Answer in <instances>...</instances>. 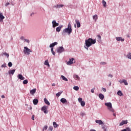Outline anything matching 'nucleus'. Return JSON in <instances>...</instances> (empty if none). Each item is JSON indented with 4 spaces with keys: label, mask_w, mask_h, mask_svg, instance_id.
<instances>
[{
    "label": "nucleus",
    "mask_w": 131,
    "mask_h": 131,
    "mask_svg": "<svg viewBox=\"0 0 131 131\" xmlns=\"http://www.w3.org/2000/svg\"><path fill=\"white\" fill-rule=\"evenodd\" d=\"M96 39H93L91 38L85 40V46L87 48H90L92 45H95L96 43Z\"/></svg>",
    "instance_id": "obj_1"
},
{
    "label": "nucleus",
    "mask_w": 131,
    "mask_h": 131,
    "mask_svg": "<svg viewBox=\"0 0 131 131\" xmlns=\"http://www.w3.org/2000/svg\"><path fill=\"white\" fill-rule=\"evenodd\" d=\"M72 32V28H71V25L70 23L69 24L68 28L64 29L62 31V35H64V33H68L69 35Z\"/></svg>",
    "instance_id": "obj_2"
},
{
    "label": "nucleus",
    "mask_w": 131,
    "mask_h": 131,
    "mask_svg": "<svg viewBox=\"0 0 131 131\" xmlns=\"http://www.w3.org/2000/svg\"><path fill=\"white\" fill-rule=\"evenodd\" d=\"M105 105L108 107L110 111H111V112H114V109L112 107V103L111 102H107L105 103Z\"/></svg>",
    "instance_id": "obj_3"
},
{
    "label": "nucleus",
    "mask_w": 131,
    "mask_h": 131,
    "mask_svg": "<svg viewBox=\"0 0 131 131\" xmlns=\"http://www.w3.org/2000/svg\"><path fill=\"white\" fill-rule=\"evenodd\" d=\"M32 52V51L29 49L28 47H24V53L25 54V55H30V53Z\"/></svg>",
    "instance_id": "obj_4"
},
{
    "label": "nucleus",
    "mask_w": 131,
    "mask_h": 131,
    "mask_svg": "<svg viewBox=\"0 0 131 131\" xmlns=\"http://www.w3.org/2000/svg\"><path fill=\"white\" fill-rule=\"evenodd\" d=\"M78 101L79 103H80L81 106H82V107H84V106H85V102L82 101V98H79L78 99Z\"/></svg>",
    "instance_id": "obj_5"
},
{
    "label": "nucleus",
    "mask_w": 131,
    "mask_h": 131,
    "mask_svg": "<svg viewBox=\"0 0 131 131\" xmlns=\"http://www.w3.org/2000/svg\"><path fill=\"white\" fill-rule=\"evenodd\" d=\"M74 63H75V59L72 58V59H70V60L67 63V65H72V64H73Z\"/></svg>",
    "instance_id": "obj_6"
},
{
    "label": "nucleus",
    "mask_w": 131,
    "mask_h": 131,
    "mask_svg": "<svg viewBox=\"0 0 131 131\" xmlns=\"http://www.w3.org/2000/svg\"><path fill=\"white\" fill-rule=\"evenodd\" d=\"M48 106L44 105L43 107L41 108V111H43L44 113L45 114H47L48 113Z\"/></svg>",
    "instance_id": "obj_7"
},
{
    "label": "nucleus",
    "mask_w": 131,
    "mask_h": 131,
    "mask_svg": "<svg viewBox=\"0 0 131 131\" xmlns=\"http://www.w3.org/2000/svg\"><path fill=\"white\" fill-rule=\"evenodd\" d=\"M57 53H61L64 52V48L62 47H60L59 48H57Z\"/></svg>",
    "instance_id": "obj_8"
},
{
    "label": "nucleus",
    "mask_w": 131,
    "mask_h": 131,
    "mask_svg": "<svg viewBox=\"0 0 131 131\" xmlns=\"http://www.w3.org/2000/svg\"><path fill=\"white\" fill-rule=\"evenodd\" d=\"M52 25H53V28H55V27H56L57 26H59V23H57L56 22V20H53L52 21Z\"/></svg>",
    "instance_id": "obj_9"
},
{
    "label": "nucleus",
    "mask_w": 131,
    "mask_h": 131,
    "mask_svg": "<svg viewBox=\"0 0 131 131\" xmlns=\"http://www.w3.org/2000/svg\"><path fill=\"white\" fill-rule=\"evenodd\" d=\"M127 124V120H123L122 122L120 123V126L123 125V124Z\"/></svg>",
    "instance_id": "obj_10"
},
{
    "label": "nucleus",
    "mask_w": 131,
    "mask_h": 131,
    "mask_svg": "<svg viewBox=\"0 0 131 131\" xmlns=\"http://www.w3.org/2000/svg\"><path fill=\"white\" fill-rule=\"evenodd\" d=\"M116 40H117V41H124V39L122 38L121 37H117L116 38Z\"/></svg>",
    "instance_id": "obj_11"
},
{
    "label": "nucleus",
    "mask_w": 131,
    "mask_h": 131,
    "mask_svg": "<svg viewBox=\"0 0 131 131\" xmlns=\"http://www.w3.org/2000/svg\"><path fill=\"white\" fill-rule=\"evenodd\" d=\"M96 123L99 124V125H102V124H104V123L101 120H96L95 121Z\"/></svg>",
    "instance_id": "obj_12"
},
{
    "label": "nucleus",
    "mask_w": 131,
    "mask_h": 131,
    "mask_svg": "<svg viewBox=\"0 0 131 131\" xmlns=\"http://www.w3.org/2000/svg\"><path fill=\"white\" fill-rule=\"evenodd\" d=\"M75 22H76V24L77 25V27L78 28H79V27H80V22H79L78 19H76Z\"/></svg>",
    "instance_id": "obj_13"
},
{
    "label": "nucleus",
    "mask_w": 131,
    "mask_h": 131,
    "mask_svg": "<svg viewBox=\"0 0 131 131\" xmlns=\"http://www.w3.org/2000/svg\"><path fill=\"white\" fill-rule=\"evenodd\" d=\"M17 78H18V79H20V80H24V79H25V78L21 74H19L17 76Z\"/></svg>",
    "instance_id": "obj_14"
},
{
    "label": "nucleus",
    "mask_w": 131,
    "mask_h": 131,
    "mask_svg": "<svg viewBox=\"0 0 131 131\" xmlns=\"http://www.w3.org/2000/svg\"><path fill=\"white\" fill-rule=\"evenodd\" d=\"M57 45H58V42H54L50 44L49 47H50V48H53L55 46H57Z\"/></svg>",
    "instance_id": "obj_15"
},
{
    "label": "nucleus",
    "mask_w": 131,
    "mask_h": 131,
    "mask_svg": "<svg viewBox=\"0 0 131 131\" xmlns=\"http://www.w3.org/2000/svg\"><path fill=\"white\" fill-rule=\"evenodd\" d=\"M33 103L34 105H37V104H38V99H34V100H33Z\"/></svg>",
    "instance_id": "obj_16"
},
{
    "label": "nucleus",
    "mask_w": 131,
    "mask_h": 131,
    "mask_svg": "<svg viewBox=\"0 0 131 131\" xmlns=\"http://www.w3.org/2000/svg\"><path fill=\"white\" fill-rule=\"evenodd\" d=\"M63 27V26H59L58 27L56 28V30L57 32H60L61 31V29H62V28Z\"/></svg>",
    "instance_id": "obj_17"
},
{
    "label": "nucleus",
    "mask_w": 131,
    "mask_h": 131,
    "mask_svg": "<svg viewBox=\"0 0 131 131\" xmlns=\"http://www.w3.org/2000/svg\"><path fill=\"white\" fill-rule=\"evenodd\" d=\"M5 19V16L3 15V13H0V22H2L3 20Z\"/></svg>",
    "instance_id": "obj_18"
},
{
    "label": "nucleus",
    "mask_w": 131,
    "mask_h": 131,
    "mask_svg": "<svg viewBox=\"0 0 131 131\" xmlns=\"http://www.w3.org/2000/svg\"><path fill=\"white\" fill-rule=\"evenodd\" d=\"M73 77H74V79H75L76 80H79V79H80L79 77L77 75H74Z\"/></svg>",
    "instance_id": "obj_19"
},
{
    "label": "nucleus",
    "mask_w": 131,
    "mask_h": 131,
    "mask_svg": "<svg viewBox=\"0 0 131 131\" xmlns=\"http://www.w3.org/2000/svg\"><path fill=\"white\" fill-rule=\"evenodd\" d=\"M44 102L46 104V105H48V106H50V102H49V101L48 100V99H47L46 98L44 99Z\"/></svg>",
    "instance_id": "obj_20"
},
{
    "label": "nucleus",
    "mask_w": 131,
    "mask_h": 131,
    "mask_svg": "<svg viewBox=\"0 0 131 131\" xmlns=\"http://www.w3.org/2000/svg\"><path fill=\"white\" fill-rule=\"evenodd\" d=\"M99 98L101 100H104V98H105V97L104 96V95L101 93L99 94Z\"/></svg>",
    "instance_id": "obj_21"
},
{
    "label": "nucleus",
    "mask_w": 131,
    "mask_h": 131,
    "mask_svg": "<svg viewBox=\"0 0 131 131\" xmlns=\"http://www.w3.org/2000/svg\"><path fill=\"white\" fill-rule=\"evenodd\" d=\"M36 92V89H33L30 91V94L31 95H34Z\"/></svg>",
    "instance_id": "obj_22"
},
{
    "label": "nucleus",
    "mask_w": 131,
    "mask_h": 131,
    "mask_svg": "<svg viewBox=\"0 0 131 131\" xmlns=\"http://www.w3.org/2000/svg\"><path fill=\"white\" fill-rule=\"evenodd\" d=\"M60 102H61V103H67V100L65 98H61L60 99Z\"/></svg>",
    "instance_id": "obj_23"
},
{
    "label": "nucleus",
    "mask_w": 131,
    "mask_h": 131,
    "mask_svg": "<svg viewBox=\"0 0 131 131\" xmlns=\"http://www.w3.org/2000/svg\"><path fill=\"white\" fill-rule=\"evenodd\" d=\"M61 77L62 78V80H64V81H68V79L65 77V76L61 75Z\"/></svg>",
    "instance_id": "obj_24"
},
{
    "label": "nucleus",
    "mask_w": 131,
    "mask_h": 131,
    "mask_svg": "<svg viewBox=\"0 0 131 131\" xmlns=\"http://www.w3.org/2000/svg\"><path fill=\"white\" fill-rule=\"evenodd\" d=\"M45 65H46L47 66H48V67H50V63H49V60H46L45 61Z\"/></svg>",
    "instance_id": "obj_25"
},
{
    "label": "nucleus",
    "mask_w": 131,
    "mask_h": 131,
    "mask_svg": "<svg viewBox=\"0 0 131 131\" xmlns=\"http://www.w3.org/2000/svg\"><path fill=\"white\" fill-rule=\"evenodd\" d=\"M53 126L55 128H56V127H58V126H59V125L57 124V123H56V122H53Z\"/></svg>",
    "instance_id": "obj_26"
},
{
    "label": "nucleus",
    "mask_w": 131,
    "mask_h": 131,
    "mask_svg": "<svg viewBox=\"0 0 131 131\" xmlns=\"http://www.w3.org/2000/svg\"><path fill=\"white\" fill-rule=\"evenodd\" d=\"M15 70H10L9 72V74H14V73H15Z\"/></svg>",
    "instance_id": "obj_27"
},
{
    "label": "nucleus",
    "mask_w": 131,
    "mask_h": 131,
    "mask_svg": "<svg viewBox=\"0 0 131 131\" xmlns=\"http://www.w3.org/2000/svg\"><path fill=\"white\" fill-rule=\"evenodd\" d=\"M93 18L94 20H95V21H97V20L98 19V15H95L93 16Z\"/></svg>",
    "instance_id": "obj_28"
},
{
    "label": "nucleus",
    "mask_w": 131,
    "mask_h": 131,
    "mask_svg": "<svg viewBox=\"0 0 131 131\" xmlns=\"http://www.w3.org/2000/svg\"><path fill=\"white\" fill-rule=\"evenodd\" d=\"M62 93H63V91L58 92V93H57L56 94V97H60V96H61V94H62Z\"/></svg>",
    "instance_id": "obj_29"
},
{
    "label": "nucleus",
    "mask_w": 131,
    "mask_h": 131,
    "mask_svg": "<svg viewBox=\"0 0 131 131\" xmlns=\"http://www.w3.org/2000/svg\"><path fill=\"white\" fill-rule=\"evenodd\" d=\"M73 89L75 91H78V90H79V87H78L77 86H74Z\"/></svg>",
    "instance_id": "obj_30"
},
{
    "label": "nucleus",
    "mask_w": 131,
    "mask_h": 131,
    "mask_svg": "<svg viewBox=\"0 0 131 131\" xmlns=\"http://www.w3.org/2000/svg\"><path fill=\"white\" fill-rule=\"evenodd\" d=\"M51 53L55 56L56 53H55V52H54V48H51Z\"/></svg>",
    "instance_id": "obj_31"
},
{
    "label": "nucleus",
    "mask_w": 131,
    "mask_h": 131,
    "mask_svg": "<svg viewBox=\"0 0 131 131\" xmlns=\"http://www.w3.org/2000/svg\"><path fill=\"white\" fill-rule=\"evenodd\" d=\"M23 83V84H27V83H28V80H24Z\"/></svg>",
    "instance_id": "obj_32"
},
{
    "label": "nucleus",
    "mask_w": 131,
    "mask_h": 131,
    "mask_svg": "<svg viewBox=\"0 0 131 131\" xmlns=\"http://www.w3.org/2000/svg\"><path fill=\"white\" fill-rule=\"evenodd\" d=\"M62 7H64V5H57L56 6H55V8H62Z\"/></svg>",
    "instance_id": "obj_33"
},
{
    "label": "nucleus",
    "mask_w": 131,
    "mask_h": 131,
    "mask_svg": "<svg viewBox=\"0 0 131 131\" xmlns=\"http://www.w3.org/2000/svg\"><path fill=\"white\" fill-rule=\"evenodd\" d=\"M123 82L124 83L125 85H127L128 84V83H127V81L125 79L123 80Z\"/></svg>",
    "instance_id": "obj_34"
},
{
    "label": "nucleus",
    "mask_w": 131,
    "mask_h": 131,
    "mask_svg": "<svg viewBox=\"0 0 131 131\" xmlns=\"http://www.w3.org/2000/svg\"><path fill=\"white\" fill-rule=\"evenodd\" d=\"M118 96H122V92H121V91H119L117 93Z\"/></svg>",
    "instance_id": "obj_35"
},
{
    "label": "nucleus",
    "mask_w": 131,
    "mask_h": 131,
    "mask_svg": "<svg viewBox=\"0 0 131 131\" xmlns=\"http://www.w3.org/2000/svg\"><path fill=\"white\" fill-rule=\"evenodd\" d=\"M102 128L103 129L104 131H107V129L106 128L105 125H102Z\"/></svg>",
    "instance_id": "obj_36"
},
{
    "label": "nucleus",
    "mask_w": 131,
    "mask_h": 131,
    "mask_svg": "<svg viewBox=\"0 0 131 131\" xmlns=\"http://www.w3.org/2000/svg\"><path fill=\"white\" fill-rule=\"evenodd\" d=\"M102 5L104 7H106V2H105V0H102Z\"/></svg>",
    "instance_id": "obj_37"
},
{
    "label": "nucleus",
    "mask_w": 131,
    "mask_h": 131,
    "mask_svg": "<svg viewBox=\"0 0 131 131\" xmlns=\"http://www.w3.org/2000/svg\"><path fill=\"white\" fill-rule=\"evenodd\" d=\"M47 129H48V126L47 125H45L43 128V129L42 130H47Z\"/></svg>",
    "instance_id": "obj_38"
},
{
    "label": "nucleus",
    "mask_w": 131,
    "mask_h": 131,
    "mask_svg": "<svg viewBox=\"0 0 131 131\" xmlns=\"http://www.w3.org/2000/svg\"><path fill=\"white\" fill-rule=\"evenodd\" d=\"M128 59H131V53H129L128 55H127Z\"/></svg>",
    "instance_id": "obj_39"
},
{
    "label": "nucleus",
    "mask_w": 131,
    "mask_h": 131,
    "mask_svg": "<svg viewBox=\"0 0 131 131\" xmlns=\"http://www.w3.org/2000/svg\"><path fill=\"white\" fill-rule=\"evenodd\" d=\"M53 129V126H50L49 127V130H50V131H52Z\"/></svg>",
    "instance_id": "obj_40"
},
{
    "label": "nucleus",
    "mask_w": 131,
    "mask_h": 131,
    "mask_svg": "<svg viewBox=\"0 0 131 131\" xmlns=\"http://www.w3.org/2000/svg\"><path fill=\"white\" fill-rule=\"evenodd\" d=\"M12 65H13V63H12L11 62H9L8 63V66H9V67H12Z\"/></svg>",
    "instance_id": "obj_41"
},
{
    "label": "nucleus",
    "mask_w": 131,
    "mask_h": 131,
    "mask_svg": "<svg viewBox=\"0 0 131 131\" xmlns=\"http://www.w3.org/2000/svg\"><path fill=\"white\" fill-rule=\"evenodd\" d=\"M4 54V55H5V56H6V57H7V58H8V57H9V54H8V53H6V52H5L4 53H3Z\"/></svg>",
    "instance_id": "obj_42"
},
{
    "label": "nucleus",
    "mask_w": 131,
    "mask_h": 131,
    "mask_svg": "<svg viewBox=\"0 0 131 131\" xmlns=\"http://www.w3.org/2000/svg\"><path fill=\"white\" fill-rule=\"evenodd\" d=\"M126 131H131L130 128L127 127L126 128Z\"/></svg>",
    "instance_id": "obj_43"
},
{
    "label": "nucleus",
    "mask_w": 131,
    "mask_h": 131,
    "mask_svg": "<svg viewBox=\"0 0 131 131\" xmlns=\"http://www.w3.org/2000/svg\"><path fill=\"white\" fill-rule=\"evenodd\" d=\"M28 42V43H29V39H25V41L24 42Z\"/></svg>",
    "instance_id": "obj_44"
},
{
    "label": "nucleus",
    "mask_w": 131,
    "mask_h": 131,
    "mask_svg": "<svg viewBox=\"0 0 131 131\" xmlns=\"http://www.w3.org/2000/svg\"><path fill=\"white\" fill-rule=\"evenodd\" d=\"M80 115L81 116H84V115H85V114H84V113H80Z\"/></svg>",
    "instance_id": "obj_45"
},
{
    "label": "nucleus",
    "mask_w": 131,
    "mask_h": 131,
    "mask_svg": "<svg viewBox=\"0 0 131 131\" xmlns=\"http://www.w3.org/2000/svg\"><path fill=\"white\" fill-rule=\"evenodd\" d=\"M100 64H101V65H105L106 62H101L100 63Z\"/></svg>",
    "instance_id": "obj_46"
},
{
    "label": "nucleus",
    "mask_w": 131,
    "mask_h": 131,
    "mask_svg": "<svg viewBox=\"0 0 131 131\" xmlns=\"http://www.w3.org/2000/svg\"><path fill=\"white\" fill-rule=\"evenodd\" d=\"M20 39H21V40H25V38H24V37H23V36H21L20 37Z\"/></svg>",
    "instance_id": "obj_47"
},
{
    "label": "nucleus",
    "mask_w": 131,
    "mask_h": 131,
    "mask_svg": "<svg viewBox=\"0 0 131 131\" xmlns=\"http://www.w3.org/2000/svg\"><path fill=\"white\" fill-rule=\"evenodd\" d=\"M102 90L103 91V92H106V89L102 88Z\"/></svg>",
    "instance_id": "obj_48"
},
{
    "label": "nucleus",
    "mask_w": 131,
    "mask_h": 131,
    "mask_svg": "<svg viewBox=\"0 0 131 131\" xmlns=\"http://www.w3.org/2000/svg\"><path fill=\"white\" fill-rule=\"evenodd\" d=\"M108 77H111V78H112V77H113V76L111 74H109L108 75Z\"/></svg>",
    "instance_id": "obj_49"
},
{
    "label": "nucleus",
    "mask_w": 131,
    "mask_h": 131,
    "mask_svg": "<svg viewBox=\"0 0 131 131\" xmlns=\"http://www.w3.org/2000/svg\"><path fill=\"white\" fill-rule=\"evenodd\" d=\"M9 5H10V3H7L5 4V6H6V7H7V6H9Z\"/></svg>",
    "instance_id": "obj_50"
},
{
    "label": "nucleus",
    "mask_w": 131,
    "mask_h": 131,
    "mask_svg": "<svg viewBox=\"0 0 131 131\" xmlns=\"http://www.w3.org/2000/svg\"><path fill=\"white\" fill-rule=\"evenodd\" d=\"M2 67L3 68V67H4V68H6V64H2Z\"/></svg>",
    "instance_id": "obj_51"
},
{
    "label": "nucleus",
    "mask_w": 131,
    "mask_h": 131,
    "mask_svg": "<svg viewBox=\"0 0 131 131\" xmlns=\"http://www.w3.org/2000/svg\"><path fill=\"white\" fill-rule=\"evenodd\" d=\"M32 120H34V115H33L32 116Z\"/></svg>",
    "instance_id": "obj_52"
},
{
    "label": "nucleus",
    "mask_w": 131,
    "mask_h": 131,
    "mask_svg": "<svg viewBox=\"0 0 131 131\" xmlns=\"http://www.w3.org/2000/svg\"><path fill=\"white\" fill-rule=\"evenodd\" d=\"M119 82H120V83H122L123 82V80H120Z\"/></svg>",
    "instance_id": "obj_53"
},
{
    "label": "nucleus",
    "mask_w": 131,
    "mask_h": 131,
    "mask_svg": "<svg viewBox=\"0 0 131 131\" xmlns=\"http://www.w3.org/2000/svg\"><path fill=\"white\" fill-rule=\"evenodd\" d=\"M91 93H95V91H94V89L91 90Z\"/></svg>",
    "instance_id": "obj_54"
},
{
    "label": "nucleus",
    "mask_w": 131,
    "mask_h": 131,
    "mask_svg": "<svg viewBox=\"0 0 131 131\" xmlns=\"http://www.w3.org/2000/svg\"><path fill=\"white\" fill-rule=\"evenodd\" d=\"M1 98H2V99H5V95H2Z\"/></svg>",
    "instance_id": "obj_55"
},
{
    "label": "nucleus",
    "mask_w": 131,
    "mask_h": 131,
    "mask_svg": "<svg viewBox=\"0 0 131 131\" xmlns=\"http://www.w3.org/2000/svg\"><path fill=\"white\" fill-rule=\"evenodd\" d=\"M98 38H99V39H101V36L98 35Z\"/></svg>",
    "instance_id": "obj_56"
},
{
    "label": "nucleus",
    "mask_w": 131,
    "mask_h": 131,
    "mask_svg": "<svg viewBox=\"0 0 131 131\" xmlns=\"http://www.w3.org/2000/svg\"><path fill=\"white\" fill-rule=\"evenodd\" d=\"M55 85H56V84L55 83L52 84V86H55Z\"/></svg>",
    "instance_id": "obj_57"
},
{
    "label": "nucleus",
    "mask_w": 131,
    "mask_h": 131,
    "mask_svg": "<svg viewBox=\"0 0 131 131\" xmlns=\"http://www.w3.org/2000/svg\"><path fill=\"white\" fill-rule=\"evenodd\" d=\"M121 131H126V129H124L122 130Z\"/></svg>",
    "instance_id": "obj_58"
},
{
    "label": "nucleus",
    "mask_w": 131,
    "mask_h": 131,
    "mask_svg": "<svg viewBox=\"0 0 131 131\" xmlns=\"http://www.w3.org/2000/svg\"><path fill=\"white\" fill-rule=\"evenodd\" d=\"M90 131H96L95 129H91Z\"/></svg>",
    "instance_id": "obj_59"
},
{
    "label": "nucleus",
    "mask_w": 131,
    "mask_h": 131,
    "mask_svg": "<svg viewBox=\"0 0 131 131\" xmlns=\"http://www.w3.org/2000/svg\"><path fill=\"white\" fill-rule=\"evenodd\" d=\"M113 116L115 117V116H116V114H113Z\"/></svg>",
    "instance_id": "obj_60"
},
{
    "label": "nucleus",
    "mask_w": 131,
    "mask_h": 131,
    "mask_svg": "<svg viewBox=\"0 0 131 131\" xmlns=\"http://www.w3.org/2000/svg\"><path fill=\"white\" fill-rule=\"evenodd\" d=\"M75 28H76V25H75Z\"/></svg>",
    "instance_id": "obj_61"
},
{
    "label": "nucleus",
    "mask_w": 131,
    "mask_h": 131,
    "mask_svg": "<svg viewBox=\"0 0 131 131\" xmlns=\"http://www.w3.org/2000/svg\"><path fill=\"white\" fill-rule=\"evenodd\" d=\"M0 71H1V69H0Z\"/></svg>",
    "instance_id": "obj_62"
}]
</instances>
